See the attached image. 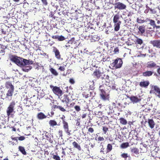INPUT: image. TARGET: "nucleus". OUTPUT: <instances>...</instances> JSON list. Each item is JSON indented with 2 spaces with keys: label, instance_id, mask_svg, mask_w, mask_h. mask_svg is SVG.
Segmentation results:
<instances>
[{
  "label": "nucleus",
  "instance_id": "1",
  "mask_svg": "<svg viewBox=\"0 0 160 160\" xmlns=\"http://www.w3.org/2000/svg\"><path fill=\"white\" fill-rule=\"evenodd\" d=\"M22 58L20 57L16 56L14 55H12L10 57L11 60L14 62L18 66L22 67Z\"/></svg>",
  "mask_w": 160,
  "mask_h": 160
},
{
  "label": "nucleus",
  "instance_id": "2",
  "mask_svg": "<svg viewBox=\"0 0 160 160\" xmlns=\"http://www.w3.org/2000/svg\"><path fill=\"white\" fill-rule=\"evenodd\" d=\"M50 88L52 89V90L54 94L58 96L61 97L63 94L62 91L59 87L54 86L52 85H50Z\"/></svg>",
  "mask_w": 160,
  "mask_h": 160
},
{
  "label": "nucleus",
  "instance_id": "3",
  "mask_svg": "<svg viewBox=\"0 0 160 160\" xmlns=\"http://www.w3.org/2000/svg\"><path fill=\"white\" fill-rule=\"evenodd\" d=\"M151 93H153L159 98H160V88L157 86H152L150 91Z\"/></svg>",
  "mask_w": 160,
  "mask_h": 160
},
{
  "label": "nucleus",
  "instance_id": "4",
  "mask_svg": "<svg viewBox=\"0 0 160 160\" xmlns=\"http://www.w3.org/2000/svg\"><path fill=\"white\" fill-rule=\"evenodd\" d=\"M122 64V61L121 58H117L114 60V61L112 63L114 67L116 68H121Z\"/></svg>",
  "mask_w": 160,
  "mask_h": 160
},
{
  "label": "nucleus",
  "instance_id": "5",
  "mask_svg": "<svg viewBox=\"0 0 160 160\" xmlns=\"http://www.w3.org/2000/svg\"><path fill=\"white\" fill-rule=\"evenodd\" d=\"M15 104V102L14 101H12L10 103L6 111L8 116H9L11 115V113L13 112Z\"/></svg>",
  "mask_w": 160,
  "mask_h": 160
},
{
  "label": "nucleus",
  "instance_id": "6",
  "mask_svg": "<svg viewBox=\"0 0 160 160\" xmlns=\"http://www.w3.org/2000/svg\"><path fill=\"white\" fill-rule=\"evenodd\" d=\"M63 127L64 129L65 132L69 136L71 135L70 130H69V126L68 123L65 120H63L62 121Z\"/></svg>",
  "mask_w": 160,
  "mask_h": 160
},
{
  "label": "nucleus",
  "instance_id": "7",
  "mask_svg": "<svg viewBox=\"0 0 160 160\" xmlns=\"http://www.w3.org/2000/svg\"><path fill=\"white\" fill-rule=\"evenodd\" d=\"M114 5H115V8H117L120 10L125 9L127 7L125 4L120 2H116Z\"/></svg>",
  "mask_w": 160,
  "mask_h": 160
},
{
  "label": "nucleus",
  "instance_id": "8",
  "mask_svg": "<svg viewBox=\"0 0 160 160\" xmlns=\"http://www.w3.org/2000/svg\"><path fill=\"white\" fill-rule=\"evenodd\" d=\"M103 85H101L99 87V89L101 91V93L100 94L101 98L103 100H106L108 99V95L106 94V92L104 91L103 89H102L101 88L102 87Z\"/></svg>",
  "mask_w": 160,
  "mask_h": 160
},
{
  "label": "nucleus",
  "instance_id": "9",
  "mask_svg": "<svg viewBox=\"0 0 160 160\" xmlns=\"http://www.w3.org/2000/svg\"><path fill=\"white\" fill-rule=\"evenodd\" d=\"M109 76L107 75L106 78L102 79V82L103 84L102 85H103L102 86H104V85L110 87L112 86L110 80L109 79Z\"/></svg>",
  "mask_w": 160,
  "mask_h": 160
},
{
  "label": "nucleus",
  "instance_id": "10",
  "mask_svg": "<svg viewBox=\"0 0 160 160\" xmlns=\"http://www.w3.org/2000/svg\"><path fill=\"white\" fill-rule=\"evenodd\" d=\"M43 132L45 133V137L46 139L50 143H52L53 142V136L47 132L44 131Z\"/></svg>",
  "mask_w": 160,
  "mask_h": 160
},
{
  "label": "nucleus",
  "instance_id": "11",
  "mask_svg": "<svg viewBox=\"0 0 160 160\" xmlns=\"http://www.w3.org/2000/svg\"><path fill=\"white\" fill-rule=\"evenodd\" d=\"M150 43L152 45L153 47L160 48V40L155 39L151 41L150 42Z\"/></svg>",
  "mask_w": 160,
  "mask_h": 160
},
{
  "label": "nucleus",
  "instance_id": "12",
  "mask_svg": "<svg viewBox=\"0 0 160 160\" xmlns=\"http://www.w3.org/2000/svg\"><path fill=\"white\" fill-rule=\"evenodd\" d=\"M53 52H54L56 58L58 59L61 58V55L59 50L55 47H53Z\"/></svg>",
  "mask_w": 160,
  "mask_h": 160
},
{
  "label": "nucleus",
  "instance_id": "13",
  "mask_svg": "<svg viewBox=\"0 0 160 160\" xmlns=\"http://www.w3.org/2000/svg\"><path fill=\"white\" fill-rule=\"evenodd\" d=\"M92 75L97 79H99L102 76V73L99 70V69H96L94 71Z\"/></svg>",
  "mask_w": 160,
  "mask_h": 160
},
{
  "label": "nucleus",
  "instance_id": "14",
  "mask_svg": "<svg viewBox=\"0 0 160 160\" xmlns=\"http://www.w3.org/2000/svg\"><path fill=\"white\" fill-rule=\"evenodd\" d=\"M130 100L133 103H135L140 102L141 100V99L140 96H139L138 98L137 96H131Z\"/></svg>",
  "mask_w": 160,
  "mask_h": 160
},
{
  "label": "nucleus",
  "instance_id": "15",
  "mask_svg": "<svg viewBox=\"0 0 160 160\" xmlns=\"http://www.w3.org/2000/svg\"><path fill=\"white\" fill-rule=\"evenodd\" d=\"M52 109L53 111H55L56 109L58 108L60 111L62 112H65L66 111L65 109L63 107H62L61 106H58L56 105H54L52 107Z\"/></svg>",
  "mask_w": 160,
  "mask_h": 160
},
{
  "label": "nucleus",
  "instance_id": "16",
  "mask_svg": "<svg viewBox=\"0 0 160 160\" xmlns=\"http://www.w3.org/2000/svg\"><path fill=\"white\" fill-rule=\"evenodd\" d=\"M147 66L148 68H156L159 67V66L157 65L153 61L148 62L147 63Z\"/></svg>",
  "mask_w": 160,
  "mask_h": 160
},
{
  "label": "nucleus",
  "instance_id": "17",
  "mask_svg": "<svg viewBox=\"0 0 160 160\" xmlns=\"http://www.w3.org/2000/svg\"><path fill=\"white\" fill-rule=\"evenodd\" d=\"M70 101V99L69 98L68 95H64L63 96V98L62 100L63 102H65L67 104V106L68 107V104Z\"/></svg>",
  "mask_w": 160,
  "mask_h": 160
},
{
  "label": "nucleus",
  "instance_id": "18",
  "mask_svg": "<svg viewBox=\"0 0 160 160\" xmlns=\"http://www.w3.org/2000/svg\"><path fill=\"white\" fill-rule=\"evenodd\" d=\"M149 84V82L148 81H143L140 82L139 86L142 88H147Z\"/></svg>",
  "mask_w": 160,
  "mask_h": 160
},
{
  "label": "nucleus",
  "instance_id": "19",
  "mask_svg": "<svg viewBox=\"0 0 160 160\" xmlns=\"http://www.w3.org/2000/svg\"><path fill=\"white\" fill-rule=\"evenodd\" d=\"M131 152L132 154H135L136 155L134 156L136 157H138V155L139 154V149L136 147L131 149Z\"/></svg>",
  "mask_w": 160,
  "mask_h": 160
},
{
  "label": "nucleus",
  "instance_id": "20",
  "mask_svg": "<svg viewBox=\"0 0 160 160\" xmlns=\"http://www.w3.org/2000/svg\"><path fill=\"white\" fill-rule=\"evenodd\" d=\"M120 16L119 14H116L114 16L113 21V23L122 22L119 20Z\"/></svg>",
  "mask_w": 160,
  "mask_h": 160
},
{
  "label": "nucleus",
  "instance_id": "21",
  "mask_svg": "<svg viewBox=\"0 0 160 160\" xmlns=\"http://www.w3.org/2000/svg\"><path fill=\"white\" fill-rule=\"evenodd\" d=\"M138 32L139 34H142L145 32V26L143 25L139 26L138 28Z\"/></svg>",
  "mask_w": 160,
  "mask_h": 160
},
{
  "label": "nucleus",
  "instance_id": "22",
  "mask_svg": "<svg viewBox=\"0 0 160 160\" xmlns=\"http://www.w3.org/2000/svg\"><path fill=\"white\" fill-rule=\"evenodd\" d=\"M37 117L39 119L41 120L46 118H47V116L42 112H40L38 114Z\"/></svg>",
  "mask_w": 160,
  "mask_h": 160
},
{
  "label": "nucleus",
  "instance_id": "23",
  "mask_svg": "<svg viewBox=\"0 0 160 160\" xmlns=\"http://www.w3.org/2000/svg\"><path fill=\"white\" fill-rule=\"evenodd\" d=\"M114 23V30L115 31H118L120 28V25L121 24L122 22H119Z\"/></svg>",
  "mask_w": 160,
  "mask_h": 160
},
{
  "label": "nucleus",
  "instance_id": "24",
  "mask_svg": "<svg viewBox=\"0 0 160 160\" xmlns=\"http://www.w3.org/2000/svg\"><path fill=\"white\" fill-rule=\"evenodd\" d=\"M148 122L150 127L151 129L153 128L155 125L154 121L152 119H148Z\"/></svg>",
  "mask_w": 160,
  "mask_h": 160
},
{
  "label": "nucleus",
  "instance_id": "25",
  "mask_svg": "<svg viewBox=\"0 0 160 160\" xmlns=\"http://www.w3.org/2000/svg\"><path fill=\"white\" fill-rule=\"evenodd\" d=\"M153 72L152 71H146L142 73V75L144 77H149L152 76Z\"/></svg>",
  "mask_w": 160,
  "mask_h": 160
},
{
  "label": "nucleus",
  "instance_id": "26",
  "mask_svg": "<svg viewBox=\"0 0 160 160\" xmlns=\"http://www.w3.org/2000/svg\"><path fill=\"white\" fill-rule=\"evenodd\" d=\"M92 93L91 92H83L82 93V95L83 97H84L86 98H87L89 97H91Z\"/></svg>",
  "mask_w": 160,
  "mask_h": 160
},
{
  "label": "nucleus",
  "instance_id": "27",
  "mask_svg": "<svg viewBox=\"0 0 160 160\" xmlns=\"http://www.w3.org/2000/svg\"><path fill=\"white\" fill-rule=\"evenodd\" d=\"M14 90V88H12L11 89L8 90L6 94L7 97H12V96Z\"/></svg>",
  "mask_w": 160,
  "mask_h": 160
},
{
  "label": "nucleus",
  "instance_id": "28",
  "mask_svg": "<svg viewBox=\"0 0 160 160\" xmlns=\"http://www.w3.org/2000/svg\"><path fill=\"white\" fill-rule=\"evenodd\" d=\"M72 144L74 148L77 149L79 150H81L80 146L75 141L73 142L72 143Z\"/></svg>",
  "mask_w": 160,
  "mask_h": 160
},
{
  "label": "nucleus",
  "instance_id": "29",
  "mask_svg": "<svg viewBox=\"0 0 160 160\" xmlns=\"http://www.w3.org/2000/svg\"><path fill=\"white\" fill-rule=\"evenodd\" d=\"M49 124L51 127H54L57 125V122L54 120H51L49 122Z\"/></svg>",
  "mask_w": 160,
  "mask_h": 160
},
{
  "label": "nucleus",
  "instance_id": "30",
  "mask_svg": "<svg viewBox=\"0 0 160 160\" xmlns=\"http://www.w3.org/2000/svg\"><path fill=\"white\" fill-rule=\"evenodd\" d=\"M49 71L53 75L56 76H57L58 74L55 69L52 68H50L49 69Z\"/></svg>",
  "mask_w": 160,
  "mask_h": 160
},
{
  "label": "nucleus",
  "instance_id": "31",
  "mask_svg": "<svg viewBox=\"0 0 160 160\" xmlns=\"http://www.w3.org/2000/svg\"><path fill=\"white\" fill-rule=\"evenodd\" d=\"M129 146V143L128 142L122 143L120 146V148L122 149L127 148Z\"/></svg>",
  "mask_w": 160,
  "mask_h": 160
},
{
  "label": "nucleus",
  "instance_id": "32",
  "mask_svg": "<svg viewBox=\"0 0 160 160\" xmlns=\"http://www.w3.org/2000/svg\"><path fill=\"white\" fill-rule=\"evenodd\" d=\"M112 149V146L111 144L108 143L107 146V153L110 152Z\"/></svg>",
  "mask_w": 160,
  "mask_h": 160
},
{
  "label": "nucleus",
  "instance_id": "33",
  "mask_svg": "<svg viewBox=\"0 0 160 160\" xmlns=\"http://www.w3.org/2000/svg\"><path fill=\"white\" fill-rule=\"evenodd\" d=\"M18 149L19 151H20L23 155H26L27 154V152L25 151L24 147L19 146L18 147Z\"/></svg>",
  "mask_w": 160,
  "mask_h": 160
},
{
  "label": "nucleus",
  "instance_id": "34",
  "mask_svg": "<svg viewBox=\"0 0 160 160\" xmlns=\"http://www.w3.org/2000/svg\"><path fill=\"white\" fill-rule=\"evenodd\" d=\"M5 87L7 88H10V89H11L12 88H14L13 86L9 82H7L5 84Z\"/></svg>",
  "mask_w": 160,
  "mask_h": 160
},
{
  "label": "nucleus",
  "instance_id": "35",
  "mask_svg": "<svg viewBox=\"0 0 160 160\" xmlns=\"http://www.w3.org/2000/svg\"><path fill=\"white\" fill-rule=\"evenodd\" d=\"M119 120L120 121V123L122 125H125L127 123V120L124 118H120L119 119Z\"/></svg>",
  "mask_w": 160,
  "mask_h": 160
},
{
  "label": "nucleus",
  "instance_id": "36",
  "mask_svg": "<svg viewBox=\"0 0 160 160\" xmlns=\"http://www.w3.org/2000/svg\"><path fill=\"white\" fill-rule=\"evenodd\" d=\"M100 39V38L96 35H92V42L98 41Z\"/></svg>",
  "mask_w": 160,
  "mask_h": 160
},
{
  "label": "nucleus",
  "instance_id": "37",
  "mask_svg": "<svg viewBox=\"0 0 160 160\" xmlns=\"http://www.w3.org/2000/svg\"><path fill=\"white\" fill-rule=\"evenodd\" d=\"M121 158H124L125 160H126L127 158L129 157V155L127 153H122L121 154Z\"/></svg>",
  "mask_w": 160,
  "mask_h": 160
},
{
  "label": "nucleus",
  "instance_id": "38",
  "mask_svg": "<svg viewBox=\"0 0 160 160\" xmlns=\"http://www.w3.org/2000/svg\"><path fill=\"white\" fill-rule=\"evenodd\" d=\"M28 62H29V60L22 58V67L26 65H28Z\"/></svg>",
  "mask_w": 160,
  "mask_h": 160
},
{
  "label": "nucleus",
  "instance_id": "39",
  "mask_svg": "<svg viewBox=\"0 0 160 160\" xmlns=\"http://www.w3.org/2000/svg\"><path fill=\"white\" fill-rule=\"evenodd\" d=\"M51 157L53 159L55 160H60V157L58 155H54V153L51 154Z\"/></svg>",
  "mask_w": 160,
  "mask_h": 160
},
{
  "label": "nucleus",
  "instance_id": "40",
  "mask_svg": "<svg viewBox=\"0 0 160 160\" xmlns=\"http://www.w3.org/2000/svg\"><path fill=\"white\" fill-rule=\"evenodd\" d=\"M143 42L142 40L137 37V39L136 40V43L139 45H141Z\"/></svg>",
  "mask_w": 160,
  "mask_h": 160
},
{
  "label": "nucleus",
  "instance_id": "41",
  "mask_svg": "<svg viewBox=\"0 0 160 160\" xmlns=\"http://www.w3.org/2000/svg\"><path fill=\"white\" fill-rule=\"evenodd\" d=\"M149 21H150L149 24L150 25L152 26L154 28H155V27H156V25L155 24V21L153 20L152 19H149Z\"/></svg>",
  "mask_w": 160,
  "mask_h": 160
},
{
  "label": "nucleus",
  "instance_id": "42",
  "mask_svg": "<svg viewBox=\"0 0 160 160\" xmlns=\"http://www.w3.org/2000/svg\"><path fill=\"white\" fill-rule=\"evenodd\" d=\"M65 39V38L62 35L58 36V41H62Z\"/></svg>",
  "mask_w": 160,
  "mask_h": 160
},
{
  "label": "nucleus",
  "instance_id": "43",
  "mask_svg": "<svg viewBox=\"0 0 160 160\" xmlns=\"http://www.w3.org/2000/svg\"><path fill=\"white\" fill-rule=\"evenodd\" d=\"M102 130L104 134H106V132L108 130V128L106 126L102 127Z\"/></svg>",
  "mask_w": 160,
  "mask_h": 160
},
{
  "label": "nucleus",
  "instance_id": "44",
  "mask_svg": "<svg viewBox=\"0 0 160 160\" xmlns=\"http://www.w3.org/2000/svg\"><path fill=\"white\" fill-rule=\"evenodd\" d=\"M114 54H117L119 52V49L117 47L115 48L113 51Z\"/></svg>",
  "mask_w": 160,
  "mask_h": 160
},
{
  "label": "nucleus",
  "instance_id": "45",
  "mask_svg": "<svg viewBox=\"0 0 160 160\" xmlns=\"http://www.w3.org/2000/svg\"><path fill=\"white\" fill-rule=\"evenodd\" d=\"M31 69L30 67H25L23 68V70L26 72H28Z\"/></svg>",
  "mask_w": 160,
  "mask_h": 160
},
{
  "label": "nucleus",
  "instance_id": "46",
  "mask_svg": "<svg viewBox=\"0 0 160 160\" xmlns=\"http://www.w3.org/2000/svg\"><path fill=\"white\" fill-rule=\"evenodd\" d=\"M88 131L89 132L91 133L94 132V130L93 128L90 127L88 128Z\"/></svg>",
  "mask_w": 160,
  "mask_h": 160
},
{
  "label": "nucleus",
  "instance_id": "47",
  "mask_svg": "<svg viewBox=\"0 0 160 160\" xmlns=\"http://www.w3.org/2000/svg\"><path fill=\"white\" fill-rule=\"evenodd\" d=\"M74 108L77 112H79L80 110V108L79 106L77 105L74 107Z\"/></svg>",
  "mask_w": 160,
  "mask_h": 160
},
{
  "label": "nucleus",
  "instance_id": "48",
  "mask_svg": "<svg viewBox=\"0 0 160 160\" xmlns=\"http://www.w3.org/2000/svg\"><path fill=\"white\" fill-rule=\"evenodd\" d=\"M63 131L62 130H59L58 132V134L59 135V137L60 138H62V135Z\"/></svg>",
  "mask_w": 160,
  "mask_h": 160
},
{
  "label": "nucleus",
  "instance_id": "49",
  "mask_svg": "<svg viewBox=\"0 0 160 160\" xmlns=\"http://www.w3.org/2000/svg\"><path fill=\"white\" fill-rule=\"evenodd\" d=\"M75 42V39L74 38H72L71 39L68 41V43L70 44H72Z\"/></svg>",
  "mask_w": 160,
  "mask_h": 160
},
{
  "label": "nucleus",
  "instance_id": "50",
  "mask_svg": "<svg viewBox=\"0 0 160 160\" xmlns=\"http://www.w3.org/2000/svg\"><path fill=\"white\" fill-rule=\"evenodd\" d=\"M41 1L43 4L44 6H47L48 4V2L47 1V0H41Z\"/></svg>",
  "mask_w": 160,
  "mask_h": 160
},
{
  "label": "nucleus",
  "instance_id": "51",
  "mask_svg": "<svg viewBox=\"0 0 160 160\" xmlns=\"http://www.w3.org/2000/svg\"><path fill=\"white\" fill-rule=\"evenodd\" d=\"M148 8H149V9L150 11L152 13L155 14L156 13V12L155 11L154 9H152L149 8L148 7Z\"/></svg>",
  "mask_w": 160,
  "mask_h": 160
},
{
  "label": "nucleus",
  "instance_id": "52",
  "mask_svg": "<svg viewBox=\"0 0 160 160\" xmlns=\"http://www.w3.org/2000/svg\"><path fill=\"white\" fill-rule=\"evenodd\" d=\"M104 140V139L103 137L99 136L98 138V141H103Z\"/></svg>",
  "mask_w": 160,
  "mask_h": 160
},
{
  "label": "nucleus",
  "instance_id": "53",
  "mask_svg": "<svg viewBox=\"0 0 160 160\" xmlns=\"http://www.w3.org/2000/svg\"><path fill=\"white\" fill-rule=\"evenodd\" d=\"M137 22L138 23H142L144 22V21L143 20H142L141 19L137 18Z\"/></svg>",
  "mask_w": 160,
  "mask_h": 160
},
{
  "label": "nucleus",
  "instance_id": "54",
  "mask_svg": "<svg viewBox=\"0 0 160 160\" xmlns=\"http://www.w3.org/2000/svg\"><path fill=\"white\" fill-rule=\"evenodd\" d=\"M58 70L61 71H64L65 70V68L64 66H60L58 68Z\"/></svg>",
  "mask_w": 160,
  "mask_h": 160
},
{
  "label": "nucleus",
  "instance_id": "55",
  "mask_svg": "<svg viewBox=\"0 0 160 160\" xmlns=\"http://www.w3.org/2000/svg\"><path fill=\"white\" fill-rule=\"evenodd\" d=\"M69 82L71 84H74L75 83L74 80L72 78H70L69 80Z\"/></svg>",
  "mask_w": 160,
  "mask_h": 160
},
{
  "label": "nucleus",
  "instance_id": "56",
  "mask_svg": "<svg viewBox=\"0 0 160 160\" xmlns=\"http://www.w3.org/2000/svg\"><path fill=\"white\" fill-rule=\"evenodd\" d=\"M18 139L20 141H22L24 140L25 138L23 136H21L19 137H18Z\"/></svg>",
  "mask_w": 160,
  "mask_h": 160
},
{
  "label": "nucleus",
  "instance_id": "57",
  "mask_svg": "<svg viewBox=\"0 0 160 160\" xmlns=\"http://www.w3.org/2000/svg\"><path fill=\"white\" fill-rule=\"evenodd\" d=\"M95 114L96 115L100 116L102 114V112L101 111H98V112H96L95 113Z\"/></svg>",
  "mask_w": 160,
  "mask_h": 160
},
{
  "label": "nucleus",
  "instance_id": "58",
  "mask_svg": "<svg viewBox=\"0 0 160 160\" xmlns=\"http://www.w3.org/2000/svg\"><path fill=\"white\" fill-rule=\"evenodd\" d=\"M75 104V103L74 102H73L71 103L70 104L69 107L70 108H72L74 106V105Z\"/></svg>",
  "mask_w": 160,
  "mask_h": 160
},
{
  "label": "nucleus",
  "instance_id": "59",
  "mask_svg": "<svg viewBox=\"0 0 160 160\" xmlns=\"http://www.w3.org/2000/svg\"><path fill=\"white\" fill-rule=\"evenodd\" d=\"M58 35H54L52 36V38L54 39H58Z\"/></svg>",
  "mask_w": 160,
  "mask_h": 160
},
{
  "label": "nucleus",
  "instance_id": "60",
  "mask_svg": "<svg viewBox=\"0 0 160 160\" xmlns=\"http://www.w3.org/2000/svg\"><path fill=\"white\" fill-rule=\"evenodd\" d=\"M104 148H101L100 150V152L102 153H103V154H104Z\"/></svg>",
  "mask_w": 160,
  "mask_h": 160
},
{
  "label": "nucleus",
  "instance_id": "61",
  "mask_svg": "<svg viewBox=\"0 0 160 160\" xmlns=\"http://www.w3.org/2000/svg\"><path fill=\"white\" fill-rule=\"evenodd\" d=\"M134 139H133V138H132L131 139V140H130V143L131 142H132V143L131 144V145H134V144H135L133 142H132V141H134Z\"/></svg>",
  "mask_w": 160,
  "mask_h": 160
},
{
  "label": "nucleus",
  "instance_id": "62",
  "mask_svg": "<svg viewBox=\"0 0 160 160\" xmlns=\"http://www.w3.org/2000/svg\"><path fill=\"white\" fill-rule=\"evenodd\" d=\"M157 72L158 74L160 76V67L157 70Z\"/></svg>",
  "mask_w": 160,
  "mask_h": 160
},
{
  "label": "nucleus",
  "instance_id": "63",
  "mask_svg": "<svg viewBox=\"0 0 160 160\" xmlns=\"http://www.w3.org/2000/svg\"><path fill=\"white\" fill-rule=\"evenodd\" d=\"M53 14H52V12H51L49 15V17H52L53 16Z\"/></svg>",
  "mask_w": 160,
  "mask_h": 160
},
{
  "label": "nucleus",
  "instance_id": "64",
  "mask_svg": "<svg viewBox=\"0 0 160 160\" xmlns=\"http://www.w3.org/2000/svg\"><path fill=\"white\" fill-rule=\"evenodd\" d=\"M11 128H12V131H14V132H16V129L14 127H11Z\"/></svg>",
  "mask_w": 160,
  "mask_h": 160
}]
</instances>
